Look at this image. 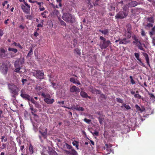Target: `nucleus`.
<instances>
[{
    "instance_id": "57",
    "label": "nucleus",
    "mask_w": 155,
    "mask_h": 155,
    "mask_svg": "<svg viewBox=\"0 0 155 155\" xmlns=\"http://www.w3.org/2000/svg\"><path fill=\"white\" fill-rule=\"evenodd\" d=\"M153 26V25L151 23H147V24L146 25V27H147L148 28H150L151 27H152Z\"/></svg>"
},
{
    "instance_id": "22",
    "label": "nucleus",
    "mask_w": 155,
    "mask_h": 155,
    "mask_svg": "<svg viewBox=\"0 0 155 155\" xmlns=\"http://www.w3.org/2000/svg\"><path fill=\"white\" fill-rule=\"evenodd\" d=\"M132 38L135 41H133V44H136V45H137L138 43L140 41L139 40L138 38L135 35H133L132 36Z\"/></svg>"
},
{
    "instance_id": "41",
    "label": "nucleus",
    "mask_w": 155,
    "mask_h": 155,
    "mask_svg": "<svg viewBox=\"0 0 155 155\" xmlns=\"http://www.w3.org/2000/svg\"><path fill=\"white\" fill-rule=\"evenodd\" d=\"M105 146L106 147V148L105 147H104V149H109L111 148L112 147V145L110 144H106Z\"/></svg>"
},
{
    "instance_id": "27",
    "label": "nucleus",
    "mask_w": 155,
    "mask_h": 155,
    "mask_svg": "<svg viewBox=\"0 0 155 155\" xmlns=\"http://www.w3.org/2000/svg\"><path fill=\"white\" fill-rule=\"evenodd\" d=\"M92 93L96 94H99L101 93V91L100 90H98L95 88H93L91 91Z\"/></svg>"
},
{
    "instance_id": "48",
    "label": "nucleus",
    "mask_w": 155,
    "mask_h": 155,
    "mask_svg": "<svg viewBox=\"0 0 155 155\" xmlns=\"http://www.w3.org/2000/svg\"><path fill=\"white\" fill-rule=\"evenodd\" d=\"M29 101H31V103L34 104L37 102V101H35L33 97H31L30 100H29Z\"/></svg>"
},
{
    "instance_id": "3",
    "label": "nucleus",
    "mask_w": 155,
    "mask_h": 155,
    "mask_svg": "<svg viewBox=\"0 0 155 155\" xmlns=\"http://www.w3.org/2000/svg\"><path fill=\"white\" fill-rule=\"evenodd\" d=\"M10 67V62L8 61H6L2 64L0 68V71L3 74H6L8 73V69Z\"/></svg>"
},
{
    "instance_id": "19",
    "label": "nucleus",
    "mask_w": 155,
    "mask_h": 155,
    "mask_svg": "<svg viewBox=\"0 0 155 155\" xmlns=\"http://www.w3.org/2000/svg\"><path fill=\"white\" fill-rule=\"evenodd\" d=\"M127 31L125 33V36L127 38H130L131 37V31L128 28L127 30Z\"/></svg>"
},
{
    "instance_id": "23",
    "label": "nucleus",
    "mask_w": 155,
    "mask_h": 155,
    "mask_svg": "<svg viewBox=\"0 0 155 155\" xmlns=\"http://www.w3.org/2000/svg\"><path fill=\"white\" fill-rule=\"evenodd\" d=\"M137 46L138 48L141 50H142L143 51H145V50L143 48L142 46V44L141 43L140 41L137 43V45H136Z\"/></svg>"
},
{
    "instance_id": "31",
    "label": "nucleus",
    "mask_w": 155,
    "mask_h": 155,
    "mask_svg": "<svg viewBox=\"0 0 155 155\" xmlns=\"http://www.w3.org/2000/svg\"><path fill=\"white\" fill-rule=\"evenodd\" d=\"M48 12L45 10L44 12L41 13V15L43 16V17L44 18H46L47 17V16L46 15V14H48Z\"/></svg>"
},
{
    "instance_id": "8",
    "label": "nucleus",
    "mask_w": 155,
    "mask_h": 155,
    "mask_svg": "<svg viewBox=\"0 0 155 155\" xmlns=\"http://www.w3.org/2000/svg\"><path fill=\"white\" fill-rule=\"evenodd\" d=\"M23 2L24 3L25 5H21V8L23 10V12L26 14H29L30 12V5L25 0H23Z\"/></svg>"
},
{
    "instance_id": "10",
    "label": "nucleus",
    "mask_w": 155,
    "mask_h": 155,
    "mask_svg": "<svg viewBox=\"0 0 155 155\" xmlns=\"http://www.w3.org/2000/svg\"><path fill=\"white\" fill-rule=\"evenodd\" d=\"M25 59L24 58L20 57L19 59L16 60L14 63V66L21 68L24 63Z\"/></svg>"
},
{
    "instance_id": "63",
    "label": "nucleus",
    "mask_w": 155,
    "mask_h": 155,
    "mask_svg": "<svg viewBox=\"0 0 155 155\" xmlns=\"http://www.w3.org/2000/svg\"><path fill=\"white\" fill-rule=\"evenodd\" d=\"M8 3V1H4V2H3L2 3V5L4 7L5 6V5L6 4H7Z\"/></svg>"
},
{
    "instance_id": "34",
    "label": "nucleus",
    "mask_w": 155,
    "mask_h": 155,
    "mask_svg": "<svg viewBox=\"0 0 155 155\" xmlns=\"http://www.w3.org/2000/svg\"><path fill=\"white\" fill-rule=\"evenodd\" d=\"M8 50L9 51H12L15 53H16L18 52V50L17 49L11 48H9Z\"/></svg>"
},
{
    "instance_id": "30",
    "label": "nucleus",
    "mask_w": 155,
    "mask_h": 155,
    "mask_svg": "<svg viewBox=\"0 0 155 155\" xmlns=\"http://www.w3.org/2000/svg\"><path fill=\"white\" fill-rule=\"evenodd\" d=\"M48 153L49 155H58L57 152L53 150L49 151Z\"/></svg>"
},
{
    "instance_id": "33",
    "label": "nucleus",
    "mask_w": 155,
    "mask_h": 155,
    "mask_svg": "<svg viewBox=\"0 0 155 155\" xmlns=\"http://www.w3.org/2000/svg\"><path fill=\"white\" fill-rule=\"evenodd\" d=\"M74 53H76L77 54L80 55L81 54V52L80 50L78 48H76L74 49Z\"/></svg>"
},
{
    "instance_id": "47",
    "label": "nucleus",
    "mask_w": 155,
    "mask_h": 155,
    "mask_svg": "<svg viewBox=\"0 0 155 155\" xmlns=\"http://www.w3.org/2000/svg\"><path fill=\"white\" fill-rule=\"evenodd\" d=\"M130 82L132 84H134L135 83V81L133 79V77L131 76H130Z\"/></svg>"
},
{
    "instance_id": "39",
    "label": "nucleus",
    "mask_w": 155,
    "mask_h": 155,
    "mask_svg": "<svg viewBox=\"0 0 155 155\" xmlns=\"http://www.w3.org/2000/svg\"><path fill=\"white\" fill-rule=\"evenodd\" d=\"M123 107H125L127 110L130 109L131 108L129 105H126L125 104H123V105L121 106V107L122 108Z\"/></svg>"
},
{
    "instance_id": "44",
    "label": "nucleus",
    "mask_w": 155,
    "mask_h": 155,
    "mask_svg": "<svg viewBox=\"0 0 155 155\" xmlns=\"http://www.w3.org/2000/svg\"><path fill=\"white\" fill-rule=\"evenodd\" d=\"M134 97L135 98H138L139 99L141 98V96L139 94H136L134 95Z\"/></svg>"
},
{
    "instance_id": "55",
    "label": "nucleus",
    "mask_w": 155,
    "mask_h": 155,
    "mask_svg": "<svg viewBox=\"0 0 155 155\" xmlns=\"http://www.w3.org/2000/svg\"><path fill=\"white\" fill-rule=\"evenodd\" d=\"M100 0H96L94 3V6L98 5H99V2Z\"/></svg>"
},
{
    "instance_id": "62",
    "label": "nucleus",
    "mask_w": 155,
    "mask_h": 155,
    "mask_svg": "<svg viewBox=\"0 0 155 155\" xmlns=\"http://www.w3.org/2000/svg\"><path fill=\"white\" fill-rule=\"evenodd\" d=\"M19 146L20 147V150L22 151L25 148L24 145H20V146Z\"/></svg>"
},
{
    "instance_id": "50",
    "label": "nucleus",
    "mask_w": 155,
    "mask_h": 155,
    "mask_svg": "<svg viewBox=\"0 0 155 155\" xmlns=\"http://www.w3.org/2000/svg\"><path fill=\"white\" fill-rule=\"evenodd\" d=\"M57 2L59 3V7H61L62 6V4H61V2H62V0H56Z\"/></svg>"
},
{
    "instance_id": "37",
    "label": "nucleus",
    "mask_w": 155,
    "mask_h": 155,
    "mask_svg": "<svg viewBox=\"0 0 155 155\" xmlns=\"http://www.w3.org/2000/svg\"><path fill=\"white\" fill-rule=\"evenodd\" d=\"M147 21L150 22L152 23H154V21L153 18V17H148L147 18Z\"/></svg>"
},
{
    "instance_id": "45",
    "label": "nucleus",
    "mask_w": 155,
    "mask_h": 155,
    "mask_svg": "<svg viewBox=\"0 0 155 155\" xmlns=\"http://www.w3.org/2000/svg\"><path fill=\"white\" fill-rule=\"evenodd\" d=\"M42 89V87H41L39 85H36L35 89L36 90L40 91Z\"/></svg>"
},
{
    "instance_id": "12",
    "label": "nucleus",
    "mask_w": 155,
    "mask_h": 155,
    "mask_svg": "<svg viewBox=\"0 0 155 155\" xmlns=\"http://www.w3.org/2000/svg\"><path fill=\"white\" fill-rule=\"evenodd\" d=\"M70 92L71 93H78L80 92V89L75 85L71 87L70 89Z\"/></svg>"
},
{
    "instance_id": "14",
    "label": "nucleus",
    "mask_w": 155,
    "mask_h": 155,
    "mask_svg": "<svg viewBox=\"0 0 155 155\" xmlns=\"http://www.w3.org/2000/svg\"><path fill=\"white\" fill-rule=\"evenodd\" d=\"M71 108L72 110H75L78 111H83L84 110V109L82 107H79L78 105H74L72 106Z\"/></svg>"
},
{
    "instance_id": "32",
    "label": "nucleus",
    "mask_w": 155,
    "mask_h": 155,
    "mask_svg": "<svg viewBox=\"0 0 155 155\" xmlns=\"http://www.w3.org/2000/svg\"><path fill=\"white\" fill-rule=\"evenodd\" d=\"M33 54V50L32 47L31 48L28 53L27 57V58L31 56Z\"/></svg>"
},
{
    "instance_id": "11",
    "label": "nucleus",
    "mask_w": 155,
    "mask_h": 155,
    "mask_svg": "<svg viewBox=\"0 0 155 155\" xmlns=\"http://www.w3.org/2000/svg\"><path fill=\"white\" fill-rule=\"evenodd\" d=\"M134 56L137 60L139 61V62H138V63L139 64L143 67H145L144 64L142 61L141 59L140 58L139 53H134Z\"/></svg>"
},
{
    "instance_id": "7",
    "label": "nucleus",
    "mask_w": 155,
    "mask_h": 155,
    "mask_svg": "<svg viewBox=\"0 0 155 155\" xmlns=\"http://www.w3.org/2000/svg\"><path fill=\"white\" fill-rule=\"evenodd\" d=\"M44 73L42 71L37 70L33 72V76L39 79H43L44 78Z\"/></svg>"
},
{
    "instance_id": "21",
    "label": "nucleus",
    "mask_w": 155,
    "mask_h": 155,
    "mask_svg": "<svg viewBox=\"0 0 155 155\" xmlns=\"http://www.w3.org/2000/svg\"><path fill=\"white\" fill-rule=\"evenodd\" d=\"M142 54L143 56L145 57L146 62L147 65H150L149 62V58L147 54L145 52H143Z\"/></svg>"
},
{
    "instance_id": "18",
    "label": "nucleus",
    "mask_w": 155,
    "mask_h": 155,
    "mask_svg": "<svg viewBox=\"0 0 155 155\" xmlns=\"http://www.w3.org/2000/svg\"><path fill=\"white\" fill-rule=\"evenodd\" d=\"M80 95L83 98H91V97L88 96L87 94L84 91H81L80 93Z\"/></svg>"
},
{
    "instance_id": "52",
    "label": "nucleus",
    "mask_w": 155,
    "mask_h": 155,
    "mask_svg": "<svg viewBox=\"0 0 155 155\" xmlns=\"http://www.w3.org/2000/svg\"><path fill=\"white\" fill-rule=\"evenodd\" d=\"M84 121L87 124H89L91 121V120L87 119L86 118L84 119Z\"/></svg>"
},
{
    "instance_id": "40",
    "label": "nucleus",
    "mask_w": 155,
    "mask_h": 155,
    "mask_svg": "<svg viewBox=\"0 0 155 155\" xmlns=\"http://www.w3.org/2000/svg\"><path fill=\"white\" fill-rule=\"evenodd\" d=\"M99 122L100 124H102L104 120V117H99L98 118Z\"/></svg>"
},
{
    "instance_id": "42",
    "label": "nucleus",
    "mask_w": 155,
    "mask_h": 155,
    "mask_svg": "<svg viewBox=\"0 0 155 155\" xmlns=\"http://www.w3.org/2000/svg\"><path fill=\"white\" fill-rule=\"evenodd\" d=\"M64 146H65L66 148L68 149H71L72 148V147L71 146L69 145L67 143H65L64 145Z\"/></svg>"
},
{
    "instance_id": "17",
    "label": "nucleus",
    "mask_w": 155,
    "mask_h": 155,
    "mask_svg": "<svg viewBox=\"0 0 155 155\" xmlns=\"http://www.w3.org/2000/svg\"><path fill=\"white\" fill-rule=\"evenodd\" d=\"M137 5L138 2L136 1H132L128 3L129 6L130 8L135 7Z\"/></svg>"
},
{
    "instance_id": "49",
    "label": "nucleus",
    "mask_w": 155,
    "mask_h": 155,
    "mask_svg": "<svg viewBox=\"0 0 155 155\" xmlns=\"http://www.w3.org/2000/svg\"><path fill=\"white\" fill-rule=\"evenodd\" d=\"M116 100H117V102L118 103H123V100H122V99L120 98H117Z\"/></svg>"
},
{
    "instance_id": "6",
    "label": "nucleus",
    "mask_w": 155,
    "mask_h": 155,
    "mask_svg": "<svg viewBox=\"0 0 155 155\" xmlns=\"http://www.w3.org/2000/svg\"><path fill=\"white\" fill-rule=\"evenodd\" d=\"M41 96L44 98V101L48 104H51L54 101V100L51 98V96L49 94H45L44 93L41 94Z\"/></svg>"
},
{
    "instance_id": "43",
    "label": "nucleus",
    "mask_w": 155,
    "mask_h": 155,
    "mask_svg": "<svg viewBox=\"0 0 155 155\" xmlns=\"http://www.w3.org/2000/svg\"><path fill=\"white\" fill-rule=\"evenodd\" d=\"M35 106L36 107L38 108V109L41 108V105L37 102L35 104Z\"/></svg>"
},
{
    "instance_id": "54",
    "label": "nucleus",
    "mask_w": 155,
    "mask_h": 155,
    "mask_svg": "<svg viewBox=\"0 0 155 155\" xmlns=\"http://www.w3.org/2000/svg\"><path fill=\"white\" fill-rule=\"evenodd\" d=\"M141 35L143 36H144L146 35V33L145 32L144 30H143V29H141Z\"/></svg>"
},
{
    "instance_id": "29",
    "label": "nucleus",
    "mask_w": 155,
    "mask_h": 155,
    "mask_svg": "<svg viewBox=\"0 0 155 155\" xmlns=\"http://www.w3.org/2000/svg\"><path fill=\"white\" fill-rule=\"evenodd\" d=\"M29 151L32 154L34 152V147L31 144H30L29 146Z\"/></svg>"
},
{
    "instance_id": "60",
    "label": "nucleus",
    "mask_w": 155,
    "mask_h": 155,
    "mask_svg": "<svg viewBox=\"0 0 155 155\" xmlns=\"http://www.w3.org/2000/svg\"><path fill=\"white\" fill-rule=\"evenodd\" d=\"M27 81V79H23L21 80V82L22 83V84L24 85L25 84V82Z\"/></svg>"
},
{
    "instance_id": "51",
    "label": "nucleus",
    "mask_w": 155,
    "mask_h": 155,
    "mask_svg": "<svg viewBox=\"0 0 155 155\" xmlns=\"http://www.w3.org/2000/svg\"><path fill=\"white\" fill-rule=\"evenodd\" d=\"M73 45L74 46V47H75V46H76L78 44V41L77 40H76L75 39H74L73 40Z\"/></svg>"
},
{
    "instance_id": "53",
    "label": "nucleus",
    "mask_w": 155,
    "mask_h": 155,
    "mask_svg": "<svg viewBox=\"0 0 155 155\" xmlns=\"http://www.w3.org/2000/svg\"><path fill=\"white\" fill-rule=\"evenodd\" d=\"M60 22L61 25H64V26L66 25V23L65 22H64V21H63V20H60Z\"/></svg>"
},
{
    "instance_id": "61",
    "label": "nucleus",
    "mask_w": 155,
    "mask_h": 155,
    "mask_svg": "<svg viewBox=\"0 0 155 155\" xmlns=\"http://www.w3.org/2000/svg\"><path fill=\"white\" fill-rule=\"evenodd\" d=\"M99 132L96 131H95L93 133H92L93 135H95L97 136L98 135Z\"/></svg>"
},
{
    "instance_id": "5",
    "label": "nucleus",
    "mask_w": 155,
    "mask_h": 155,
    "mask_svg": "<svg viewBox=\"0 0 155 155\" xmlns=\"http://www.w3.org/2000/svg\"><path fill=\"white\" fill-rule=\"evenodd\" d=\"M39 132L41 135L38 136L39 139L41 141H42V138L44 139H46L48 136L47 129L43 127H40L39 130Z\"/></svg>"
},
{
    "instance_id": "4",
    "label": "nucleus",
    "mask_w": 155,
    "mask_h": 155,
    "mask_svg": "<svg viewBox=\"0 0 155 155\" xmlns=\"http://www.w3.org/2000/svg\"><path fill=\"white\" fill-rule=\"evenodd\" d=\"M100 39L102 41H100V47L101 49H106L108 47L111 43L109 40H106L103 37L101 36Z\"/></svg>"
},
{
    "instance_id": "15",
    "label": "nucleus",
    "mask_w": 155,
    "mask_h": 155,
    "mask_svg": "<svg viewBox=\"0 0 155 155\" xmlns=\"http://www.w3.org/2000/svg\"><path fill=\"white\" fill-rule=\"evenodd\" d=\"M70 151L65 150V151L67 153L70 154L72 155H77L78 153L77 151L73 148H72Z\"/></svg>"
},
{
    "instance_id": "24",
    "label": "nucleus",
    "mask_w": 155,
    "mask_h": 155,
    "mask_svg": "<svg viewBox=\"0 0 155 155\" xmlns=\"http://www.w3.org/2000/svg\"><path fill=\"white\" fill-rule=\"evenodd\" d=\"M29 105L30 106V109L32 111L31 112V113L32 114L34 115V116H37V115L36 114H35V112L36 111V109H34L33 106L31 105L30 103H29Z\"/></svg>"
},
{
    "instance_id": "38",
    "label": "nucleus",
    "mask_w": 155,
    "mask_h": 155,
    "mask_svg": "<svg viewBox=\"0 0 155 155\" xmlns=\"http://www.w3.org/2000/svg\"><path fill=\"white\" fill-rule=\"evenodd\" d=\"M69 81L73 84H76V79H75L74 78H70Z\"/></svg>"
},
{
    "instance_id": "2",
    "label": "nucleus",
    "mask_w": 155,
    "mask_h": 155,
    "mask_svg": "<svg viewBox=\"0 0 155 155\" xmlns=\"http://www.w3.org/2000/svg\"><path fill=\"white\" fill-rule=\"evenodd\" d=\"M8 87L10 92L13 94L12 96V97L15 98L16 96L18 95V92L19 91V88L13 84H8Z\"/></svg>"
},
{
    "instance_id": "36",
    "label": "nucleus",
    "mask_w": 155,
    "mask_h": 155,
    "mask_svg": "<svg viewBox=\"0 0 155 155\" xmlns=\"http://www.w3.org/2000/svg\"><path fill=\"white\" fill-rule=\"evenodd\" d=\"M15 67V69L14 70V72L17 73H20V70L21 69V68L18 67H17L16 66H14Z\"/></svg>"
},
{
    "instance_id": "13",
    "label": "nucleus",
    "mask_w": 155,
    "mask_h": 155,
    "mask_svg": "<svg viewBox=\"0 0 155 155\" xmlns=\"http://www.w3.org/2000/svg\"><path fill=\"white\" fill-rule=\"evenodd\" d=\"M21 93L20 94L21 97L25 100L29 101V100H30L31 97L28 94L23 93V89L21 90Z\"/></svg>"
},
{
    "instance_id": "35",
    "label": "nucleus",
    "mask_w": 155,
    "mask_h": 155,
    "mask_svg": "<svg viewBox=\"0 0 155 155\" xmlns=\"http://www.w3.org/2000/svg\"><path fill=\"white\" fill-rule=\"evenodd\" d=\"M0 56L1 57L4 56L3 55L5 54V50L3 48H2L0 50Z\"/></svg>"
},
{
    "instance_id": "9",
    "label": "nucleus",
    "mask_w": 155,
    "mask_h": 155,
    "mask_svg": "<svg viewBox=\"0 0 155 155\" xmlns=\"http://www.w3.org/2000/svg\"><path fill=\"white\" fill-rule=\"evenodd\" d=\"M128 15L126 12L120 11L116 14L115 18L116 19H122L126 18Z\"/></svg>"
},
{
    "instance_id": "64",
    "label": "nucleus",
    "mask_w": 155,
    "mask_h": 155,
    "mask_svg": "<svg viewBox=\"0 0 155 155\" xmlns=\"http://www.w3.org/2000/svg\"><path fill=\"white\" fill-rule=\"evenodd\" d=\"M3 34V31L2 30L0 29V37L2 36Z\"/></svg>"
},
{
    "instance_id": "59",
    "label": "nucleus",
    "mask_w": 155,
    "mask_h": 155,
    "mask_svg": "<svg viewBox=\"0 0 155 155\" xmlns=\"http://www.w3.org/2000/svg\"><path fill=\"white\" fill-rule=\"evenodd\" d=\"M106 150L107 152V154H109L110 153L111 151V148H109V149H106Z\"/></svg>"
},
{
    "instance_id": "46",
    "label": "nucleus",
    "mask_w": 155,
    "mask_h": 155,
    "mask_svg": "<svg viewBox=\"0 0 155 155\" xmlns=\"http://www.w3.org/2000/svg\"><path fill=\"white\" fill-rule=\"evenodd\" d=\"M135 108L137 111H140V112L141 110V108L137 104L135 105Z\"/></svg>"
},
{
    "instance_id": "16",
    "label": "nucleus",
    "mask_w": 155,
    "mask_h": 155,
    "mask_svg": "<svg viewBox=\"0 0 155 155\" xmlns=\"http://www.w3.org/2000/svg\"><path fill=\"white\" fill-rule=\"evenodd\" d=\"M129 42V40H127L126 38H124L123 39H120V41L119 42V43L120 44L126 45Z\"/></svg>"
},
{
    "instance_id": "1",
    "label": "nucleus",
    "mask_w": 155,
    "mask_h": 155,
    "mask_svg": "<svg viewBox=\"0 0 155 155\" xmlns=\"http://www.w3.org/2000/svg\"><path fill=\"white\" fill-rule=\"evenodd\" d=\"M62 19L66 22L73 23L75 21V18L74 15L69 13H63Z\"/></svg>"
},
{
    "instance_id": "56",
    "label": "nucleus",
    "mask_w": 155,
    "mask_h": 155,
    "mask_svg": "<svg viewBox=\"0 0 155 155\" xmlns=\"http://www.w3.org/2000/svg\"><path fill=\"white\" fill-rule=\"evenodd\" d=\"M152 43L153 44V45L155 46V37H152Z\"/></svg>"
},
{
    "instance_id": "25",
    "label": "nucleus",
    "mask_w": 155,
    "mask_h": 155,
    "mask_svg": "<svg viewBox=\"0 0 155 155\" xmlns=\"http://www.w3.org/2000/svg\"><path fill=\"white\" fill-rule=\"evenodd\" d=\"M79 142L78 141H77L76 140H74L72 142V144L73 146H75L77 150L79 149V145H78Z\"/></svg>"
},
{
    "instance_id": "26",
    "label": "nucleus",
    "mask_w": 155,
    "mask_h": 155,
    "mask_svg": "<svg viewBox=\"0 0 155 155\" xmlns=\"http://www.w3.org/2000/svg\"><path fill=\"white\" fill-rule=\"evenodd\" d=\"M99 31L104 35H106L109 33L108 29H105L102 30H99Z\"/></svg>"
},
{
    "instance_id": "28",
    "label": "nucleus",
    "mask_w": 155,
    "mask_h": 155,
    "mask_svg": "<svg viewBox=\"0 0 155 155\" xmlns=\"http://www.w3.org/2000/svg\"><path fill=\"white\" fill-rule=\"evenodd\" d=\"M155 31V26L153 27L151 31H150L149 32V34L150 35L151 37L154 34Z\"/></svg>"
},
{
    "instance_id": "20",
    "label": "nucleus",
    "mask_w": 155,
    "mask_h": 155,
    "mask_svg": "<svg viewBox=\"0 0 155 155\" xmlns=\"http://www.w3.org/2000/svg\"><path fill=\"white\" fill-rule=\"evenodd\" d=\"M130 7L129 6L128 4L127 5H125L122 8L123 10V11L124 12H126L127 14H128L129 12V8Z\"/></svg>"
},
{
    "instance_id": "58",
    "label": "nucleus",
    "mask_w": 155,
    "mask_h": 155,
    "mask_svg": "<svg viewBox=\"0 0 155 155\" xmlns=\"http://www.w3.org/2000/svg\"><path fill=\"white\" fill-rule=\"evenodd\" d=\"M149 95L150 96V98H155V97L154 95L152 93H149Z\"/></svg>"
}]
</instances>
